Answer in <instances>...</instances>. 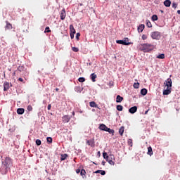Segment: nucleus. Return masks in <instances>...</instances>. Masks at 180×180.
Returning a JSON list of instances; mask_svg holds the SVG:
<instances>
[{
    "instance_id": "nucleus-1",
    "label": "nucleus",
    "mask_w": 180,
    "mask_h": 180,
    "mask_svg": "<svg viewBox=\"0 0 180 180\" xmlns=\"http://www.w3.org/2000/svg\"><path fill=\"white\" fill-rule=\"evenodd\" d=\"M139 49L141 51H143V53H148L154 50V45L151 44H141Z\"/></svg>"
},
{
    "instance_id": "nucleus-2",
    "label": "nucleus",
    "mask_w": 180,
    "mask_h": 180,
    "mask_svg": "<svg viewBox=\"0 0 180 180\" xmlns=\"http://www.w3.org/2000/svg\"><path fill=\"white\" fill-rule=\"evenodd\" d=\"M150 36L153 40H160L161 39V32L155 31L151 33Z\"/></svg>"
},
{
    "instance_id": "nucleus-3",
    "label": "nucleus",
    "mask_w": 180,
    "mask_h": 180,
    "mask_svg": "<svg viewBox=\"0 0 180 180\" xmlns=\"http://www.w3.org/2000/svg\"><path fill=\"white\" fill-rule=\"evenodd\" d=\"M165 86L167 87L166 89H164V91H171L172 87V80L171 78H168L166 81Z\"/></svg>"
},
{
    "instance_id": "nucleus-4",
    "label": "nucleus",
    "mask_w": 180,
    "mask_h": 180,
    "mask_svg": "<svg viewBox=\"0 0 180 180\" xmlns=\"http://www.w3.org/2000/svg\"><path fill=\"white\" fill-rule=\"evenodd\" d=\"M127 41H129V38H124V40H117L116 43L117 44H122L123 46H130L131 43Z\"/></svg>"
},
{
    "instance_id": "nucleus-5",
    "label": "nucleus",
    "mask_w": 180,
    "mask_h": 180,
    "mask_svg": "<svg viewBox=\"0 0 180 180\" xmlns=\"http://www.w3.org/2000/svg\"><path fill=\"white\" fill-rule=\"evenodd\" d=\"M12 164V159L11 158L6 157L4 162H2V165H4L5 167H8Z\"/></svg>"
},
{
    "instance_id": "nucleus-6",
    "label": "nucleus",
    "mask_w": 180,
    "mask_h": 180,
    "mask_svg": "<svg viewBox=\"0 0 180 180\" xmlns=\"http://www.w3.org/2000/svg\"><path fill=\"white\" fill-rule=\"evenodd\" d=\"M108 163H110V165H115V156L113 155H110L109 156H107V159H105Z\"/></svg>"
},
{
    "instance_id": "nucleus-7",
    "label": "nucleus",
    "mask_w": 180,
    "mask_h": 180,
    "mask_svg": "<svg viewBox=\"0 0 180 180\" xmlns=\"http://www.w3.org/2000/svg\"><path fill=\"white\" fill-rule=\"evenodd\" d=\"M9 170V167L8 166H5L2 165L1 168V172L2 175H6L8 174V171Z\"/></svg>"
},
{
    "instance_id": "nucleus-8",
    "label": "nucleus",
    "mask_w": 180,
    "mask_h": 180,
    "mask_svg": "<svg viewBox=\"0 0 180 180\" xmlns=\"http://www.w3.org/2000/svg\"><path fill=\"white\" fill-rule=\"evenodd\" d=\"M11 86H12L11 83H9L8 82H5L4 83V91H8V89H9V88H11Z\"/></svg>"
},
{
    "instance_id": "nucleus-9",
    "label": "nucleus",
    "mask_w": 180,
    "mask_h": 180,
    "mask_svg": "<svg viewBox=\"0 0 180 180\" xmlns=\"http://www.w3.org/2000/svg\"><path fill=\"white\" fill-rule=\"evenodd\" d=\"M86 144L90 146V147H95V139L86 140Z\"/></svg>"
},
{
    "instance_id": "nucleus-10",
    "label": "nucleus",
    "mask_w": 180,
    "mask_h": 180,
    "mask_svg": "<svg viewBox=\"0 0 180 180\" xmlns=\"http://www.w3.org/2000/svg\"><path fill=\"white\" fill-rule=\"evenodd\" d=\"M62 120L63 123H68V122H70V120H71V117H69L68 115H64L62 117Z\"/></svg>"
},
{
    "instance_id": "nucleus-11",
    "label": "nucleus",
    "mask_w": 180,
    "mask_h": 180,
    "mask_svg": "<svg viewBox=\"0 0 180 180\" xmlns=\"http://www.w3.org/2000/svg\"><path fill=\"white\" fill-rule=\"evenodd\" d=\"M65 16H67V14L65 13V9H63L61 11H60V18L61 19V20H64L65 19Z\"/></svg>"
},
{
    "instance_id": "nucleus-12",
    "label": "nucleus",
    "mask_w": 180,
    "mask_h": 180,
    "mask_svg": "<svg viewBox=\"0 0 180 180\" xmlns=\"http://www.w3.org/2000/svg\"><path fill=\"white\" fill-rule=\"evenodd\" d=\"M129 113H131L132 115L136 113L137 112V106L131 107L129 109Z\"/></svg>"
},
{
    "instance_id": "nucleus-13",
    "label": "nucleus",
    "mask_w": 180,
    "mask_h": 180,
    "mask_svg": "<svg viewBox=\"0 0 180 180\" xmlns=\"http://www.w3.org/2000/svg\"><path fill=\"white\" fill-rule=\"evenodd\" d=\"M98 129H100V130H102L103 131H107L108 130L107 126L105 125L104 124H101Z\"/></svg>"
},
{
    "instance_id": "nucleus-14",
    "label": "nucleus",
    "mask_w": 180,
    "mask_h": 180,
    "mask_svg": "<svg viewBox=\"0 0 180 180\" xmlns=\"http://www.w3.org/2000/svg\"><path fill=\"white\" fill-rule=\"evenodd\" d=\"M145 25L144 24H141L138 27V32L139 33H141L144 30Z\"/></svg>"
},
{
    "instance_id": "nucleus-15",
    "label": "nucleus",
    "mask_w": 180,
    "mask_h": 180,
    "mask_svg": "<svg viewBox=\"0 0 180 180\" xmlns=\"http://www.w3.org/2000/svg\"><path fill=\"white\" fill-rule=\"evenodd\" d=\"M90 77L92 82H96L97 76L95 73H92Z\"/></svg>"
},
{
    "instance_id": "nucleus-16",
    "label": "nucleus",
    "mask_w": 180,
    "mask_h": 180,
    "mask_svg": "<svg viewBox=\"0 0 180 180\" xmlns=\"http://www.w3.org/2000/svg\"><path fill=\"white\" fill-rule=\"evenodd\" d=\"M67 157H68L67 153L60 155V161H65V160H67Z\"/></svg>"
},
{
    "instance_id": "nucleus-17",
    "label": "nucleus",
    "mask_w": 180,
    "mask_h": 180,
    "mask_svg": "<svg viewBox=\"0 0 180 180\" xmlns=\"http://www.w3.org/2000/svg\"><path fill=\"white\" fill-rule=\"evenodd\" d=\"M148 155H150V157H151V155H153V148H151V146H149L148 148V152H147Z\"/></svg>"
},
{
    "instance_id": "nucleus-18",
    "label": "nucleus",
    "mask_w": 180,
    "mask_h": 180,
    "mask_svg": "<svg viewBox=\"0 0 180 180\" xmlns=\"http://www.w3.org/2000/svg\"><path fill=\"white\" fill-rule=\"evenodd\" d=\"M165 6H167V8H169L171 6V1L170 0H165L164 1Z\"/></svg>"
},
{
    "instance_id": "nucleus-19",
    "label": "nucleus",
    "mask_w": 180,
    "mask_h": 180,
    "mask_svg": "<svg viewBox=\"0 0 180 180\" xmlns=\"http://www.w3.org/2000/svg\"><path fill=\"white\" fill-rule=\"evenodd\" d=\"M70 34H75L76 32H75V28H74V25H70Z\"/></svg>"
},
{
    "instance_id": "nucleus-20",
    "label": "nucleus",
    "mask_w": 180,
    "mask_h": 180,
    "mask_svg": "<svg viewBox=\"0 0 180 180\" xmlns=\"http://www.w3.org/2000/svg\"><path fill=\"white\" fill-rule=\"evenodd\" d=\"M123 101V97L120 96V95H117L116 98L117 103H120Z\"/></svg>"
},
{
    "instance_id": "nucleus-21",
    "label": "nucleus",
    "mask_w": 180,
    "mask_h": 180,
    "mask_svg": "<svg viewBox=\"0 0 180 180\" xmlns=\"http://www.w3.org/2000/svg\"><path fill=\"white\" fill-rule=\"evenodd\" d=\"M89 105L91 106V108H99L98 106V104H96V103L95 101H91L89 103Z\"/></svg>"
},
{
    "instance_id": "nucleus-22",
    "label": "nucleus",
    "mask_w": 180,
    "mask_h": 180,
    "mask_svg": "<svg viewBox=\"0 0 180 180\" xmlns=\"http://www.w3.org/2000/svg\"><path fill=\"white\" fill-rule=\"evenodd\" d=\"M18 115H23L25 113V110L23 108L17 109Z\"/></svg>"
},
{
    "instance_id": "nucleus-23",
    "label": "nucleus",
    "mask_w": 180,
    "mask_h": 180,
    "mask_svg": "<svg viewBox=\"0 0 180 180\" xmlns=\"http://www.w3.org/2000/svg\"><path fill=\"white\" fill-rule=\"evenodd\" d=\"M95 174H101V175H105L106 172H105V170H97L95 172Z\"/></svg>"
},
{
    "instance_id": "nucleus-24",
    "label": "nucleus",
    "mask_w": 180,
    "mask_h": 180,
    "mask_svg": "<svg viewBox=\"0 0 180 180\" xmlns=\"http://www.w3.org/2000/svg\"><path fill=\"white\" fill-rule=\"evenodd\" d=\"M123 133H124V127H121L119 129V134L120 136H123Z\"/></svg>"
},
{
    "instance_id": "nucleus-25",
    "label": "nucleus",
    "mask_w": 180,
    "mask_h": 180,
    "mask_svg": "<svg viewBox=\"0 0 180 180\" xmlns=\"http://www.w3.org/2000/svg\"><path fill=\"white\" fill-rule=\"evenodd\" d=\"M156 58H159L160 60H164V58H165V54L164 53H161L160 55H158Z\"/></svg>"
},
{
    "instance_id": "nucleus-26",
    "label": "nucleus",
    "mask_w": 180,
    "mask_h": 180,
    "mask_svg": "<svg viewBox=\"0 0 180 180\" xmlns=\"http://www.w3.org/2000/svg\"><path fill=\"white\" fill-rule=\"evenodd\" d=\"M110 134H112V136H114L115 134V130L113 129H110V128H107V131Z\"/></svg>"
},
{
    "instance_id": "nucleus-27",
    "label": "nucleus",
    "mask_w": 180,
    "mask_h": 180,
    "mask_svg": "<svg viewBox=\"0 0 180 180\" xmlns=\"http://www.w3.org/2000/svg\"><path fill=\"white\" fill-rule=\"evenodd\" d=\"M146 26L148 27H153V25L151 24V22H150V20H146Z\"/></svg>"
},
{
    "instance_id": "nucleus-28",
    "label": "nucleus",
    "mask_w": 180,
    "mask_h": 180,
    "mask_svg": "<svg viewBox=\"0 0 180 180\" xmlns=\"http://www.w3.org/2000/svg\"><path fill=\"white\" fill-rule=\"evenodd\" d=\"M117 110H118L119 112H122V110H123V105H117Z\"/></svg>"
},
{
    "instance_id": "nucleus-29",
    "label": "nucleus",
    "mask_w": 180,
    "mask_h": 180,
    "mask_svg": "<svg viewBox=\"0 0 180 180\" xmlns=\"http://www.w3.org/2000/svg\"><path fill=\"white\" fill-rule=\"evenodd\" d=\"M134 88H135V89H139V88H140V83L139 82L134 83Z\"/></svg>"
},
{
    "instance_id": "nucleus-30",
    "label": "nucleus",
    "mask_w": 180,
    "mask_h": 180,
    "mask_svg": "<svg viewBox=\"0 0 180 180\" xmlns=\"http://www.w3.org/2000/svg\"><path fill=\"white\" fill-rule=\"evenodd\" d=\"M152 20H153V22H155V20H158V16H157V15H153L152 16Z\"/></svg>"
},
{
    "instance_id": "nucleus-31",
    "label": "nucleus",
    "mask_w": 180,
    "mask_h": 180,
    "mask_svg": "<svg viewBox=\"0 0 180 180\" xmlns=\"http://www.w3.org/2000/svg\"><path fill=\"white\" fill-rule=\"evenodd\" d=\"M6 29H12V24L9 23L8 22H6Z\"/></svg>"
},
{
    "instance_id": "nucleus-32",
    "label": "nucleus",
    "mask_w": 180,
    "mask_h": 180,
    "mask_svg": "<svg viewBox=\"0 0 180 180\" xmlns=\"http://www.w3.org/2000/svg\"><path fill=\"white\" fill-rule=\"evenodd\" d=\"M85 174H86V172L85 171V169H82L81 171H80V175L82 176H85Z\"/></svg>"
},
{
    "instance_id": "nucleus-33",
    "label": "nucleus",
    "mask_w": 180,
    "mask_h": 180,
    "mask_svg": "<svg viewBox=\"0 0 180 180\" xmlns=\"http://www.w3.org/2000/svg\"><path fill=\"white\" fill-rule=\"evenodd\" d=\"M18 71H20V72H22V71H25V67L23 66H19L18 68Z\"/></svg>"
},
{
    "instance_id": "nucleus-34",
    "label": "nucleus",
    "mask_w": 180,
    "mask_h": 180,
    "mask_svg": "<svg viewBox=\"0 0 180 180\" xmlns=\"http://www.w3.org/2000/svg\"><path fill=\"white\" fill-rule=\"evenodd\" d=\"M51 30H50V27H46L45 28L44 33H51Z\"/></svg>"
},
{
    "instance_id": "nucleus-35",
    "label": "nucleus",
    "mask_w": 180,
    "mask_h": 180,
    "mask_svg": "<svg viewBox=\"0 0 180 180\" xmlns=\"http://www.w3.org/2000/svg\"><path fill=\"white\" fill-rule=\"evenodd\" d=\"M72 50L75 53H78L79 51V49L78 48H77V47H72Z\"/></svg>"
},
{
    "instance_id": "nucleus-36",
    "label": "nucleus",
    "mask_w": 180,
    "mask_h": 180,
    "mask_svg": "<svg viewBox=\"0 0 180 180\" xmlns=\"http://www.w3.org/2000/svg\"><path fill=\"white\" fill-rule=\"evenodd\" d=\"M46 140H47V143H53V138L52 137H47Z\"/></svg>"
},
{
    "instance_id": "nucleus-37",
    "label": "nucleus",
    "mask_w": 180,
    "mask_h": 180,
    "mask_svg": "<svg viewBox=\"0 0 180 180\" xmlns=\"http://www.w3.org/2000/svg\"><path fill=\"white\" fill-rule=\"evenodd\" d=\"M36 144L37 146H41V141L40 139H37Z\"/></svg>"
},
{
    "instance_id": "nucleus-38",
    "label": "nucleus",
    "mask_w": 180,
    "mask_h": 180,
    "mask_svg": "<svg viewBox=\"0 0 180 180\" xmlns=\"http://www.w3.org/2000/svg\"><path fill=\"white\" fill-rule=\"evenodd\" d=\"M78 81L79 82H85V77H79Z\"/></svg>"
},
{
    "instance_id": "nucleus-39",
    "label": "nucleus",
    "mask_w": 180,
    "mask_h": 180,
    "mask_svg": "<svg viewBox=\"0 0 180 180\" xmlns=\"http://www.w3.org/2000/svg\"><path fill=\"white\" fill-rule=\"evenodd\" d=\"M103 158H104L105 160H107L108 157H109V156L108 155V153H107L106 152H104V153H103Z\"/></svg>"
},
{
    "instance_id": "nucleus-40",
    "label": "nucleus",
    "mask_w": 180,
    "mask_h": 180,
    "mask_svg": "<svg viewBox=\"0 0 180 180\" xmlns=\"http://www.w3.org/2000/svg\"><path fill=\"white\" fill-rule=\"evenodd\" d=\"M172 8H174V9H176L178 4L175 2H173L172 4Z\"/></svg>"
},
{
    "instance_id": "nucleus-41",
    "label": "nucleus",
    "mask_w": 180,
    "mask_h": 180,
    "mask_svg": "<svg viewBox=\"0 0 180 180\" xmlns=\"http://www.w3.org/2000/svg\"><path fill=\"white\" fill-rule=\"evenodd\" d=\"M33 110V107L32 105H28L27 106V111L28 112H32Z\"/></svg>"
},
{
    "instance_id": "nucleus-42",
    "label": "nucleus",
    "mask_w": 180,
    "mask_h": 180,
    "mask_svg": "<svg viewBox=\"0 0 180 180\" xmlns=\"http://www.w3.org/2000/svg\"><path fill=\"white\" fill-rule=\"evenodd\" d=\"M171 91H163V95H169Z\"/></svg>"
},
{
    "instance_id": "nucleus-43",
    "label": "nucleus",
    "mask_w": 180,
    "mask_h": 180,
    "mask_svg": "<svg viewBox=\"0 0 180 180\" xmlns=\"http://www.w3.org/2000/svg\"><path fill=\"white\" fill-rule=\"evenodd\" d=\"M81 36V34L79 32H77L76 34V39L77 40H79V37Z\"/></svg>"
},
{
    "instance_id": "nucleus-44",
    "label": "nucleus",
    "mask_w": 180,
    "mask_h": 180,
    "mask_svg": "<svg viewBox=\"0 0 180 180\" xmlns=\"http://www.w3.org/2000/svg\"><path fill=\"white\" fill-rule=\"evenodd\" d=\"M147 94V91H141V94L142 96H145V95Z\"/></svg>"
},
{
    "instance_id": "nucleus-45",
    "label": "nucleus",
    "mask_w": 180,
    "mask_h": 180,
    "mask_svg": "<svg viewBox=\"0 0 180 180\" xmlns=\"http://www.w3.org/2000/svg\"><path fill=\"white\" fill-rule=\"evenodd\" d=\"M18 81H20V82H23V84H25V82H25V80H23V79L22 77H19Z\"/></svg>"
},
{
    "instance_id": "nucleus-46",
    "label": "nucleus",
    "mask_w": 180,
    "mask_h": 180,
    "mask_svg": "<svg viewBox=\"0 0 180 180\" xmlns=\"http://www.w3.org/2000/svg\"><path fill=\"white\" fill-rule=\"evenodd\" d=\"M128 143L131 146V147L133 146V141L131 139H129Z\"/></svg>"
},
{
    "instance_id": "nucleus-47",
    "label": "nucleus",
    "mask_w": 180,
    "mask_h": 180,
    "mask_svg": "<svg viewBox=\"0 0 180 180\" xmlns=\"http://www.w3.org/2000/svg\"><path fill=\"white\" fill-rule=\"evenodd\" d=\"M142 39H143V40H147V35L143 34V35H142Z\"/></svg>"
},
{
    "instance_id": "nucleus-48",
    "label": "nucleus",
    "mask_w": 180,
    "mask_h": 180,
    "mask_svg": "<svg viewBox=\"0 0 180 180\" xmlns=\"http://www.w3.org/2000/svg\"><path fill=\"white\" fill-rule=\"evenodd\" d=\"M51 104L48 105V110H51Z\"/></svg>"
},
{
    "instance_id": "nucleus-49",
    "label": "nucleus",
    "mask_w": 180,
    "mask_h": 180,
    "mask_svg": "<svg viewBox=\"0 0 180 180\" xmlns=\"http://www.w3.org/2000/svg\"><path fill=\"white\" fill-rule=\"evenodd\" d=\"M76 172L77 174H79V172H81V169H76Z\"/></svg>"
},
{
    "instance_id": "nucleus-50",
    "label": "nucleus",
    "mask_w": 180,
    "mask_h": 180,
    "mask_svg": "<svg viewBox=\"0 0 180 180\" xmlns=\"http://www.w3.org/2000/svg\"><path fill=\"white\" fill-rule=\"evenodd\" d=\"M74 34H71V33H70V38H71V39H74Z\"/></svg>"
},
{
    "instance_id": "nucleus-51",
    "label": "nucleus",
    "mask_w": 180,
    "mask_h": 180,
    "mask_svg": "<svg viewBox=\"0 0 180 180\" xmlns=\"http://www.w3.org/2000/svg\"><path fill=\"white\" fill-rule=\"evenodd\" d=\"M97 155H98V157H101V151H98V152L97 153Z\"/></svg>"
},
{
    "instance_id": "nucleus-52",
    "label": "nucleus",
    "mask_w": 180,
    "mask_h": 180,
    "mask_svg": "<svg viewBox=\"0 0 180 180\" xmlns=\"http://www.w3.org/2000/svg\"><path fill=\"white\" fill-rule=\"evenodd\" d=\"M105 161H103V162H102V165H105Z\"/></svg>"
},
{
    "instance_id": "nucleus-53",
    "label": "nucleus",
    "mask_w": 180,
    "mask_h": 180,
    "mask_svg": "<svg viewBox=\"0 0 180 180\" xmlns=\"http://www.w3.org/2000/svg\"><path fill=\"white\" fill-rule=\"evenodd\" d=\"M177 13H178V15H180V10L177 11Z\"/></svg>"
},
{
    "instance_id": "nucleus-54",
    "label": "nucleus",
    "mask_w": 180,
    "mask_h": 180,
    "mask_svg": "<svg viewBox=\"0 0 180 180\" xmlns=\"http://www.w3.org/2000/svg\"><path fill=\"white\" fill-rule=\"evenodd\" d=\"M141 91H147V89H141Z\"/></svg>"
},
{
    "instance_id": "nucleus-55",
    "label": "nucleus",
    "mask_w": 180,
    "mask_h": 180,
    "mask_svg": "<svg viewBox=\"0 0 180 180\" xmlns=\"http://www.w3.org/2000/svg\"><path fill=\"white\" fill-rule=\"evenodd\" d=\"M147 113H148V110H146V111L145 112V115H147Z\"/></svg>"
},
{
    "instance_id": "nucleus-56",
    "label": "nucleus",
    "mask_w": 180,
    "mask_h": 180,
    "mask_svg": "<svg viewBox=\"0 0 180 180\" xmlns=\"http://www.w3.org/2000/svg\"><path fill=\"white\" fill-rule=\"evenodd\" d=\"M72 115H75V112H72Z\"/></svg>"
},
{
    "instance_id": "nucleus-57",
    "label": "nucleus",
    "mask_w": 180,
    "mask_h": 180,
    "mask_svg": "<svg viewBox=\"0 0 180 180\" xmlns=\"http://www.w3.org/2000/svg\"><path fill=\"white\" fill-rule=\"evenodd\" d=\"M56 91H58V88H56Z\"/></svg>"
}]
</instances>
